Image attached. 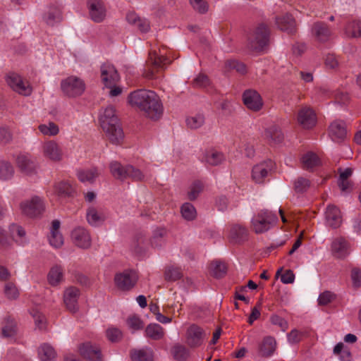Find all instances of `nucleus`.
Listing matches in <instances>:
<instances>
[{"label": "nucleus", "mask_w": 361, "mask_h": 361, "mask_svg": "<svg viewBox=\"0 0 361 361\" xmlns=\"http://www.w3.org/2000/svg\"><path fill=\"white\" fill-rule=\"evenodd\" d=\"M128 102L131 106L138 109L152 119H158L163 114L159 97L154 91L145 89L135 90L128 94Z\"/></svg>", "instance_id": "obj_1"}, {"label": "nucleus", "mask_w": 361, "mask_h": 361, "mask_svg": "<svg viewBox=\"0 0 361 361\" xmlns=\"http://www.w3.org/2000/svg\"><path fill=\"white\" fill-rule=\"evenodd\" d=\"M100 126L113 144H120L124 135L114 107H106L99 117Z\"/></svg>", "instance_id": "obj_2"}, {"label": "nucleus", "mask_w": 361, "mask_h": 361, "mask_svg": "<svg viewBox=\"0 0 361 361\" xmlns=\"http://www.w3.org/2000/svg\"><path fill=\"white\" fill-rule=\"evenodd\" d=\"M170 63L171 61L167 56L166 48L165 47H162L158 51H150L146 62L144 76L148 79L154 78L156 73L166 68V66Z\"/></svg>", "instance_id": "obj_3"}, {"label": "nucleus", "mask_w": 361, "mask_h": 361, "mask_svg": "<svg viewBox=\"0 0 361 361\" xmlns=\"http://www.w3.org/2000/svg\"><path fill=\"white\" fill-rule=\"evenodd\" d=\"M270 29L264 23H259L247 35L248 49L255 51L264 50L269 44Z\"/></svg>", "instance_id": "obj_4"}, {"label": "nucleus", "mask_w": 361, "mask_h": 361, "mask_svg": "<svg viewBox=\"0 0 361 361\" xmlns=\"http://www.w3.org/2000/svg\"><path fill=\"white\" fill-rule=\"evenodd\" d=\"M111 175L118 180L123 181L130 178L134 181H141L144 179V175L140 170L135 169L132 165L123 166L121 163L114 161L109 164Z\"/></svg>", "instance_id": "obj_5"}, {"label": "nucleus", "mask_w": 361, "mask_h": 361, "mask_svg": "<svg viewBox=\"0 0 361 361\" xmlns=\"http://www.w3.org/2000/svg\"><path fill=\"white\" fill-rule=\"evenodd\" d=\"M5 81L13 91L20 95L30 96L32 92L30 82L16 73H8L5 76Z\"/></svg>", "instance_id": "obj_6"}, {"label": "nucleus", "mask_w": 361, "mask_h": 361, "mask_svg": "<svg viewBox=\"0 0 361 361\" xmlns=\"http://www.w3.org/2000/svg\"><path fill=\"white\" fill-rule=\"evenodd\" d=\"M277 221V216L271 212L263 209L259 211L252 219V226L256 233L267 231L271 226Z\"/></svg>", "instance_id": "obj_7"}, {"label": "nucleus", "mask_w": 361, "mask_h": 361, "mask_svg": "<svg viewBox=\"0 0 361 361\" xmlns=\"http://www.w3.org/2000/svg\"><path fill=\"white\" fill-rule=\"evenodd\" d=\"M61 88L68 97H75L83 94L86 85L81 78L71 75L61 81Z\"/></svg>", "instance_id": "obj_8"}, {"label": "nucleus", "mask_w": 361, "mask_h": 361, "mask_svg": "<svg viewBox=\"0 0 361 361\" xmlns=\"http://www.w3.org/2000/svg\"><path fill=\"white\" fill-rule=\"evenodd\" d=\"M275 168V163L267 159L255 165L252 170V178L256 183H264Z\"/></svg>", "instance_id": "obj_9"}, {"label": "nucleus", "mask_w": 361, "mask_h": 361, "mask_svg": "<svg viewBox=\"0 0 361 361\" xmlns=\"http://www.w3.org/2000/svg\"><path fill=\"white\" fill-rule=\"evenodd\" d=\"M137 280L138 275L133 270H126L121 273L116 274L114 277L116 287L123 291L131 290L137 283Z\"/></svg>", "instance_id": "obj_10"}, {"label": "nucleus", "mask_w": 361, "mask_h": 361, "mask_svg": "<svg viewBox=\"0 0 361 361\" xmlns=\"http://www.w3.org/2000/svg\"><path fill=\"white\" fill-rule=\"evenodd\" d=\"M20 207L22 212L31 218L39 216L45 209L43 200L38 196H34L29 200L22 202Z\"/></svg>", "instance_id": "obj_11"}, {"label": "nucleus", "mask_w": 361, "mask_h": 361, "mask_svg": "<svg viewBox=\"0 0 361 361\" xmlns=\"http://www.w3.org/2000/svg\"><path fill=\"white\" fill-rule=\"evenodd\" d=\"M101 81L106 87H112L120 80L119 74L114 65L104 63L100 67Z\"/></svg>", "instance_id": "obj_12"}, {"label": "nucleus", "mask_w": 361, "mask_h": 361, "mask_svg": "<svg viewBox=\"0 0 361 361\" xmlns=\"http://www.w3.org/2000/svg\"><path fill=\"white\" fill-rule=\"evenodd\" d=\"M298 123L305 129L312 128L317 123V116L314 110L309 106H302L298 113Z\"/></svg>", "instance_id": "obj_13"}, {"label": "nucleus", "mask_w": 361, "mask_h": 361, "mask_svg": "<svg viewBox=\"0 0 361 361\" xmlns=\"http://www.w3.org/2000/svg\"><path fill=\"white\" fill-rule=\"evenodd\" d=\"M243 100L245 106L253 111H259L263 106L261 95L254 90H247L243 92Z\"/></svg>", "instance_id": "obj_14"}, {"label": "nucleus", "mask_w": 361, "mask_h": 361, "mask_svg": "<svg viewBox=\"0 0 361 361\" xmlns=\"http://www.w3.org/2000/svg\"><path fill=\"white\" fill-rule=\"evenodd\" d=\"M205 337L204 331L197 325L192 324L187 330L186 341L191 348L201 345Z\"/></svg>", "instance_id": "obj_15"}, {"label": "nucleus", "mask_w": 361, "mask_h": 361, "mask_svg": "<svg viewBox=\"0 0 361 361\" xmlns=\"http://www.w3.org/2000/svg\"><path fill=\"white\" fill-rule=\"evenodd\" d=\"M43 155L49 160L58 162L63 159L62 149L57 142L54 140L44 142L42 145Z\"/></svg>", "instance_id": "obj_16"}, {"label": "nucleus", "mask_w": 361, "mask_h": 361, "mask_svg": "<svg viewBox=\"0 0 361 361\" xmlns=\"http://www.w3.org/2000/svg\"><path fill=\"white\" fill-rule=\"evenodd\" d=\"M311 32L314 39L319 42H327L332 35L331 28L322 21L314 23L312 26Z\"/></svg>", "instance_id": "obj_17"}, {"label": "nucleus", "mask_w": 361, "mask_h": 361, "mask_svg": "<svg viewBox=\"0 0 361 361\" xmlns=\"http://www.w3.org/2000/svg\"><path fill=\"white\" fill-rule=\"evenodd\" d=\"M80 355L89 361H102V355L100 348L90 343H85L79 346Z\"/></svg>", "instance_id": "obj_18"}, {"label": "nucleus", "mask_w": 361, "mask_h": 361, "mask_svg": "<svg viewBox=\"0 0 361 361\" xmlns=\"http://www.w3.org/2000/svg\"><path fill=\"white\" fill-rule=\"evenodd\" d=\"M74 243L79 247L87 249L91 245V237L87 230L82 227L75 228L71 233Z\"/></svg>", "instance_id": "obj_19"}, {"label": "nucleus", "mask_w": 361, "mask_h": 361, "mask_svg": "<svg viewBox=\"0 0 361 361\" xmlns=\"http://www.w3.org/2000/svg\"><path fill=\"white\" fill-rule=\"evenodd\" d=\"M329 134L334 142H338L343 140L347 134L345 123L341 120L334 121L329 126Z\"/></svg>", "instance_id": "obj_20"}, {"label": "nucleus", "mask_w": 361, "mask_h": 361, "mask_svg": "<svg viewBox=\"0 0 361 361\" xmlns=\"http://www.w3.org/2000/svg\"><path fill=\"white\" fill-rule=\"evenodd\" d=\"M80 290L76 287L71 286L66 289L63 294V301L66 308L71 312H75L78 309V300Z\"/></svg>", "instance_id": "obj_21"}, {"label": "nucleus", "mask_w": 361, "mask_h": 361, "mask_svg": "<svg viewBox=\"0 0 361 361\" xmlns=\"http://www.w3.org/2000/svg\"><path fill=\"white\" fill-rule=\"evenodd\" d=\"M88 7L92 20L96 23L104 20L106 16V9L100 0H89Z\"/></svg>", "instance_id": "obj_22"}, {"label": "nucleus", "mask_w": 361, "mask_h": 361, "mask_svg": "<svg viewBox=\"0 0 361 361\" xmlns=\"http://www.w3.org/2000/svg\"><path fill=\"white\" fill-rule=\"evenodd\" d=\"M228 237L232 243H240L247 240L248 230L242 224H233L231 226Z\"/></svg>", "instance_id": "obj_23"}, {"label": "nucleus", "mask_w": 361, "mask_h": 361, "mask_svg": "<svg viewBox=\"0 0 361 361\" xmlns=\"http://www.w3.org/2000/svg\"><path fill=\"white\" fill-rule=\"evenodd\" d=\"M325 217L328 226L333 228L340 226L342 222L341 212L334 205H329L325 212Z\"/></svg>", "instance_id": "obj_24"}, {"label": "nucleus", "mask_w": 361, "mask_h": 361, "mask_svg": "<svg viewBox=\"0 0 361 361\" xmlns=\"http://www.w3.org/2000/svg\"><path fill=\"white\" fill-rule=\"evenodd\" d=\"M276 23L278 27L288 34H294L296 32V24L293 17L290 14L276 17Z\"/></svg>", "instance_id": "obj_25"}, {"label": "nucleus", "mask_w": 361, "mask_h": 361, "mask_svg": "<svg viewBox=\"0 0 361 361\" xmlns=\"http://www.w3.org/2000/svg\"><path fill=\"white\" fill-rule=\"evenodd\" d=\"M43 20L49 26L61 22L63 16L61 8L56 6H49L43 16Z\"/></svg>", "instance_id": "obj_26"}, {"label": "nucleus", "mask_w": 361, "mask_h": 361, "mask_svg": "<svg viewBox=\"0 0 361 361\" xmlns=\"http://www.w3.org/2000/svg\"><path fill=\"white\" fill-rule=\"evenodd\" d=\"M331 250L333 255L337 258H343L349 253L348 243L346 240L342 237L336 238L331 244Z\"/></svg>", "instance_id": "obj_27"}, {"label": "nucleus", "mask_w": 361, "mask_h": 361, "mask_svg": "<svg viewBox=\"0 0 361 361\" xmlns=\"http://www.w3.org/2000/svg\"><path fill=\"white\" fill-rule=\"evenodd\" d=\"M225 157L223 153L215 149L205 150L202 161L212 166H217L223 162Z\"/></svg>", "instance_id": "obj_28"}, {"label": "nucleus", "mask_w": 361, "mask_h": 361, "mask_svg": "<svg viewBox=\"0 0 361 361\" xmlns=\"http://www.w3.org/2000/svg\"><path fill=\"white\" fill-rule=\"evenodd\" d=\"M132 361H153V350L149 348L133 349L130 353Z\"/></svg>", "instance_id": "obj_29"}, {"label": "nucleus", "mask_w": 361, "mask_h": 361, "mask_svg": "<svg viewBox=\"0 0 361 361\" xmlns=\"http://www.w3.org/2000/svg\"><path fill=\"white\" fill-rule=\"evenodd\" d=\"M264 137L270 144L280 143L283 140V135L280 128L276 126L267 128L264 130Z\"/></svg>", "instance_id": "obj_30"}, {"label": "nucleus", "mask_w": 361, "mask_h": 361, "mask_svg": "<svg viewBox=\"0 0 361 361\" xmlns=\"http://www.w3.org/2000/svg\"><path fill=\"white\" fill-rule=\"evenodd\" d=\"M87 220L92 226H97L105 220V215L101 209L90 207L87 210Z\"/></svg>", "instance_id": "obj_31"}, {"label": "nucleus", "mask_w": 361, "mask_h": 361, "mask_svg": "<svg viewBox=\"0 0 361 361\" xmlns=\"http://www.w3.org/2000/svg\"><path fill=\"white\" fill-rule=\"evenodd\" d=\"M293 189L297 195H302L310 188L311 181L305 177L298 176L293 180Z\"/></svg>", "instance_id": "obj_32"}, {"label": "nucleus", "mask_w": 361, "mask_h": 361, "mask_svg": "<svg viewBox=\"0 0 361 361\" xmlns=\"http://www.w3.org/2000/svg\"><path fill=\"white\" fill-rule=\"evenodd\" d=\"M54 192L59 197H70L75 193L74 187L66 181L56 183L54 185Z\"/></svg>", "instance_id": "obj_33"}, {"label": "nucleus", "mask_w": 361, "mask_h": 361, "mask_svg": "<svg viewBox=\"0 0 361 361\" xmlns=\"http://www.w3.org/2000/svg\"><path fill=\"white\" fill-rule=\"evenodd\" d=\"M145 336L154 341L161 339L165 334L164 329L158 324H149L147 326Z\"/></svg>", "instance_id": "obj_34"}, {"label": "nucleus", "mask_w": 361, "mask_h": 361, "mask_svg": "<svg viewBox=\"0 0 361 361\" xmlns=\"http://www.w3.org/2000/svg\"><path fill=\"white\" fill-rule=\"evenodd\" d=\"M276 347L275 339L271 336L264 338L259 347V351L262 356L269 357L274 353Z\"/></svg>", "instance_id": "obj_35"}, {"label": "nucleus", "mask_w": 361, "mask_h": 361, "mask_svg": "<svg viewBox=\"0 0 361 361\" xmlns=\"http://www.w3.org/2000/svg\"><path fill=\"white\" fill-rule=\"evenodd\" d=\"M38 355L41 361H55L56 353L48 343H43L38 348Z\"/></svg>", "instance_id": "obj_36"}, {"label": "nucleus", "mask_w": 361, "mask_h": 361, "mask_svg": "<svg viewBox=\"0 0 361 361\" xmlns=\"http://www.w3.org/2000/svg\"><path fill=\"white\" fill-rule=\"evenodd\" d=\"M48 281L51 286L59 285L63 279V270L61 266L55 265L49 271Z\"/></svg>", "instance_id": "obj_37"}, {"label": "nucleus", "mask_w": 361, "mask_h": 361, "mask_svg": "<svg viewBox=\"0 0 361 361\" xmlns=\"http://www.w3.org/2000/svg\"><path fill=\"white\" fill-rule=\"evenodd\" d=\"M335 355L339 356L340 361H351L352 354L348 346H345L342 342L337 343L333 350Z\"/></svg>", "instance_id": "obj_38"}, {"label": "nucleus", "mask_w": 361, "mask_h": 361, "mask_svg": "<svg viewBox=\"0 0 361 361\" xmlns=\"http://www.w3.org/2000/svg\"><path fill=\"white\" fill-rule=\"evenodd\" d=\"M345 32L350 37H361V21L355 20L349 22L345 26Z\"/></svg>", "instance_id": "obj_39"}, {"label": "nucleus", "mask_w": 361, "mask_h": 361, "mask_svg": "<svg viewBox=\"0 0 361 361\" xmlns=\"http://www.w3.org/2000/svg\"><path fill=\"white\" fill-rule=\"evenodd\" d=\"M18 167L25 173H30L35 169L34 162L25 155H20L17 158Z\"/></svg>", "instance_id": "obj_40"}, {"label": "nucleus", "mask_w": 361, "mask_h": 361, "mask_svg": "<svg viewBox=\"0 0 361 361\" xmlns=\"http://www.w3.org/2000/svg\"><path fill=\"white\" fill-rule=\"evenodd\" d=\"M210 269L212 275L216 279L224 277L227 271L226 264L219 261L212 262L210 264Z\"/></svg>", "instance_id": "obj_41"}, {"label": "nucleus", "mask_w": 361, "mask_h": 361, "mask_svg": "<svg viewBox=\"0 0 361 361\" xmlns=\"http://www.w3.org/2000/svg\"><path fill=\"white\" fill-rule=\"evenodd\" d=\"M302 168L305 169H312L319 164V159L313 152H307L301 158Z\"/></svg>", "instance_id": "obj_42"}, {"label": "nucleus", "mask_w": 361, "mask_h": 361, "mask_svg": "<svg viewBox=\"0 0 361 361\" xmlns=\"http://www.w3.org/2000/svg\"><path fill=\"white\" fill-rule=\"evenodd\" d=\"M166 231L164 228H157L151 238V244L155 247H161L165 242Z\"/></svg>", "instance_id": "obj_43"}, {"label": "nucleus", "mask_w": 361, "mask_h": 361, "mask_svg": "<svg viewBox=\"0 0 361 361\" xmlns=\"http://www.w3.org/2000/svg\"><path fill=\"white\" fill-rule=\"evenodd\" d=\"M98 175L99 173L96 168L78 172V178L81 182H92Z\"/></svg>", "instance_id": "obj_44"}, {"label": "nucleus", "mask_w": 361, "mask_h": 361, "mask_svg": "<svg viewBox=\"0 0 361 361\" xmlns=\"http://www.w3.org/2000/svg\"><path fill=\"white\" fill-rule=\"evenodd\" d=\"M6 324L2 328V335L4 337H12L16 335L17 329L16 323L14 319L7 317L5 320Z\"/></svg>", "instance_id": "obj_45"}, {"label": "nucleus", "mask_w": 361, "mask_h": 361, "mask_svg": "<svg viewBox=\"0 0 361 361\" xmlns=\"http://www.w3.org/2000/svg\"><path fill=\"white\" fill-rule=\"evenodd\" d=\"M173 357L179 361L185 360L189 357L188 350L183 345L177 344L171 350Z\"/></svg>", "instance_id": "obj_46"}, {"label": "nucleus", "mask_w": 361, "mask_h": 361, "mask_svg": "<svg viewBox=\"0 0 361 361\" xmlns=\"http://www.w3.org/2000/svg\"><path fill=\"white\" fill-rule=\"evenodd\" d=\"M204 189V184L200 180H195L190 185V190L188 192V196L190 200H195L199 196Z\"/></svg>", "instance_id": "obj_47"}, {"label": "nucleus", "mask_w": 361, "mask_h": 361, "mask_svg": "<svg viewBox=\"0 0 361 361\" xmlns=\"http://www.w3.org/2000/svg\"><path fill=\"white\" fill-rule=\"evenodd\" d=\"M181 214L184 219L187 220H192L196 217V209L191 204L186 202L181 207Z\"/></svg>", "instance_id": "obj_48"}, {"label": "nucleus", "mask_w": 361, "mask_h": 361, "mask_svg": "<svg viewBox=\"0 0 361 361\" xmlns=\"http://www.w3.org/2000/svg\"><path fill=\"white\" fill-rule=\"evenodd\" d=\"M225 66L228 71L235 70L240 74H245L247 72L245 65L236 60L226 61L225 63Z\"/></svg>", "instance_id": "obj_49"}, {"label": "nucleus", "mask_w": 361, "mask_h": 361, "mask_svg": "<svg viewBox=\"0 0 361 361\" xmlns=\"http://www.w3.org/2000/svg\"><path fill=\"white\" fill-rule=\"evenodd\" d=\"M39 131L45 135H56L59 133V129L56 124L53 122L49 123L48 125L41 124L38 127Z\"/></svg>", "instance_id": "obj_50"}, {"label": "nucleus", "mask_w": 361, "mask_h": 361, "mask_svg": "<svg viewBox=\"0 0 361 361\" xmlns=\"http://www.w3.org/2000/svg\"><path fill=\"white\" fill-rule=\"evenodd\" d=\"M204 123V117L202 114H197L187 118V126L191 129H197L201 127Z\"/></svg>", "instance_id": "obj_51"}, {"label": "nucleus", "mask_w": 361, "mask_h": 361, "mask_svg": "<svg viewBox=\"0 0 361 361\" xmlns=\"http://www.w3.org/2000/svg\"><path fill=\"white\" fill-rule=\"evenodd\" d=\"M127 324L128 327L133 331H138L142 329L144 327V322L137 315H131L127 319Z\"/></svg>", "instance_id": "obj_52"}, {"label": "nucleus", "mask_w": 361, "mask_h": 361, "mask_svg": "<svg viewBox=\"0 0 361 361\" xmlns=\"http://www.w3.org/2000/svg\"><path fill=\"white\" fill-rule=\"evenodd\" d=\"M13 174V166L8 162H0V179L7 180Z\"/></svg>", "instance_id": "obj_53"}, {"label": "nucleus", "mask_w": 361, "mask_h": 361, "mask_svg": "<svg viewBox=\"0 0 361 361\" xmlns=\"http://www.w3.org/2000/svg\"><path fill=\"white\" fill-rule=\"evenodd\" d=\"M192 8L200 13H206L209 9V4L205 0H189Z\"/></svg>", "instance_id": "obj_54"}, {"label": "nucleus", "mask_w": 361, "mask_h": 361, "mask_svg": "<svg viewBox=\"0 0 361 361\" xmlns=\"http://www.w3.org/2000/svg\"><path fill=\"white\" fill-rule=\"evenodd\" d=\"M4 293L9 300H15L19 295V293L16 285L11 282L6 283L4 287Z\"/></svg>", "instance_id": "obj_55"}, {"label": "nucleus", "mask_w": 361, "mask_h": 361, "mask_svg": "<svg viewBox=\"0 0 361 361\" xmlns=\"http://www.w3.org/2000/svg\"><path fill=\"white\" fill-rule=\"evenodd\" d=\"M181 270L178 267H170L165 271V279L168 281H176L182 277Z\"/></svg>", "instance_id": "obj_56"}, {"label": "nucleus", "mask_w": 361, "mask_h": 361, "mask_svg": "<svg viewBox=\"0 0 361 361\" xmlns=\"http://www.w3.org/2000/svg\"><path fill=\"white\" fill-rule=\"evenodd\" d=\"M31 314L34 318L36 326L40 330L44 329L46 327L45 317L39 312L35 310H32Z\"/></svg>", "instance_id": "obj_57"}, {"label": "nucleus", "mask_w": 361, "mask_h": 361, "mask_svg": "<svg viewBox=\"0 0 361 361\" xmlns=\"http://www.w3.org/2000/svg\"><path fill=\"white\" fill-rule=\"evenodd\" d=\"M192 84L195 87L204 88L209 85L210 81L207 75L204 73H200L193 80Z\"/></svg>", "instance_id": "obj_58"}, {"label": "nucleus", "mask_w": 361, "mask_h": 361, "mask_svg": "<svg viewBox=\"0 0 361 361\" xmlns=\"http://www.w3.org/2000/svg\"><path fill=\"white\" fill-rule=\"evenodd\" d=\"M336 298L335 294L331 291H324L321 293L318 298V304L319 305H326L331 302Z\"/></svg>", "instance_id": "obj_59"}, {"label": "nucleus", "mask_w": 361, "mask_h": 361, "mask_svg": "<svg viewBox=\"0 0 361 361\" xmlns=\"http://www.w3.org/2000/svg\"><path fill=\"white\" fill-rule=\"evenodd\" d=\"M49 240L50 245L56 248L63 244V238L60 232H51Z\"/></svg>", "instance_id": "obj_60"}, {"label": "nucleus", "mask_w": 361, "mask_h": 361, "mask_svg": "<svg viewBox=\"0 0 361 361\" xmlns=\"http://www.w3.org/2000/svg\"><path fill=\"white\" fill-rule=\"evenodd\" d=\"M106 336L111 342H117L122 337V332L116 328H111L106 331Z\"/></svg>", "instance_id": "obj_61"}, {"label": "nucleus", "mask_w": 361, "mask_h": 361, "mask_svg": "<svg viewBox=\"0 0 361 361\" xmlns=\"http://www.w3.org/2000/svg\"><path fill=\"white\" fill-rule=\"evenodd\" d=\"M351 279L354 287L361 286V269L353 268L351 271Z\"/></svg>", "instance_id": "obj_62"}, {"label": "nucleus", "mask_w": 361, "mask_h": 361, "mask_svg": "<svg viewBox=\"0 0 361 361\" xmlns=\"http://www.w3.org/2000/svg\"><path fill=\"white\" fill-rule=\"evenodd\" d=\"M12 140V135L6 128H0V142L7 144Z\"/></svg>", "instance_id": "obj_63"}, {"label": "nucleus", "mask_w": 361, "mask_h": 361, "mask_svg": "<svg viewBox=\"0 0 361 361\" xmlns=\"http://www.w3.org/2000/svg\"><path fill=\"white\" fill-rule=\"evenodd\" d=\"M9 231L13 238L15 234H16L20 238H23L25 236V231L20 226L12 224L9 228Z\"/></svg>", "instance_id": "obj_64"}]
</instances>
